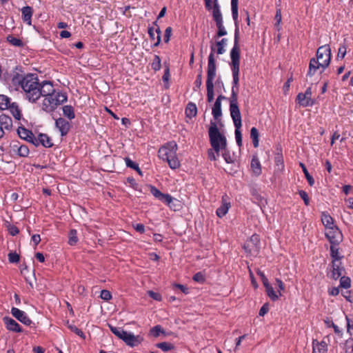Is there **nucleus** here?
I'll use <instances>...</instances> for the list:
<instances>
[{
    "label": "nucleus",
    "mask_w": 353,
    "mask_h": 353,
    "mask_svg": "<svg viewBox=\"0 0 353 353\" xmlns=\"http://www.w3.org/2000/svg\"><path fill=\"white\" fill-rule=\"evenodd\" d=\"M347 321V332L350 334H353V317L350 318L347 316H345Z\"/></svg>",
    "instance_id": "13d9d810"
},
{
    "label": "nucleus",
    "mask_w": 353,
    "mask_h": 353,
    "mask_svg": "<svg viewBox=\"0 0 353 353\" xmlns=\"http://www.w3.org/2000/svg\"><path fill=\"white\" fill-rule=\"evenodd\" d=\"M100 297L105 301H109L112 299V294L110 291L107 290H103L101 292Z\"/></svg>",
    "instance_id": "680f3d73"
},
{
    "label": "nucleus",
    "mask_w": 353,
    "mask_h": 353,
    "mask_svg": "<svg viewBox=\"0 0 353 353\" xmlns=\"http://www.w3.org/2000/svg\"><path fill=\"white\" fill-rule=\"evenodd\" d=\"M158 348L161 349L164 352L172 350L174 348V346L168 342L159 343L156 345Z\"/></svg>",
    "instance_id": "49530a36"
},
{
    "label": "nucleus",
    "mask_w": 353,
    "mask_h": 353,
    "mask_svg": "<svg viewBox=\"0 0 353 353\" xmlns=\"http://www.w3.org/2000/svg\"><path fill=\"white\" fill-rule=\"evenodd\" d=\"M235 127V138L239 147L242 145V134L240 128L242 125L241 113L230 114Z\"/></svg>",
    "instance_id": "9b49d317"
},
{
    "label": "nucleus",
    "mask_w": 353,
    "mask_h": 353,
    "mask_svg": "<svg viewBox=\"0 0 353 353\" xmlns=\"http://www.w3.org/2000/svg\"><path fill=\"white\" fill-rule=\"evenodd\" d=\"M227 39H222L219 41L216 42V46L217 47L216 49V53L218 54H222L225 52V50L224 48L225 46L226 45Z\"/></svg>",
    "instance_id": "79ce46f5"
},
{
    "label": "nucleus",
    "mask_w": 353,
    "mask_h": 353,
    "mask_svg": "<svg viewBox=\"0 0 353 353\" xmlns=\"http://www.w3.org/2000/svg\"><path fill=\"white\" fill-rule=\"evenodd\" d=\"M243 248L250 254H257L260 250V239L259 235L254 234L245 243Z\"/></svg>",
    "instance_id": "1a4fd4ad"
},
{
    "label": "nucleus",
    "mask_w": 353,
    "mask_h": 353,
    "mask_svg": "<svg viewBox=\"0 0 353 353\" xmlns=\"http://www.w3.org/2000/svg\"><path fill=\"white\" fill-rule=\"evenodd\" d=\"M11 314L18 321L25 324L26 325L30 326L32 323V320L27 316V314L23 311L17 307H12L11 309Z\"/></svg>",
    "instance_id": "2eb2a0df"
},
{
    "label": "nucleus",
    "mask_w": 353,
    "mask_h": 353,
    "mask_svg": "<svg viewBox=\"0 0 353 353\" xmlns=\"http://www.w3.org/2000/svg\"><path fill=\"white\" fill-rule=\"evenodd\" d=\"M346 54V46L345 43L343 44H341L339 48V51H338V54H337V59H343L344 58V57L345 56Z\"/></svg>",
    "instance_id": "5fc2aeb1"
},
{
    "label": "nucleus",
    "mask_w": 353,
    "mask_h": 353,
    "mask_svg": "<svg viewBox=\"0 0 353 353\" xmlns=\"http://www.w3.org/2000/svg\"><path fill=\"white\" fill-rule=\"evenodd\" d=\"M124 160L127 167L136 170L139 174H142L141 170H140L139 165L137 163L132 161L129 157H125Z\"/></svg>",
    "instance_id": "e433bc0d"
},
{
    "label": "nucleus",
    "mask_w": 353,
    "mask_h": 353,
    "mask_svg": "<svg viewBox=\"0 0 353 353\" xmlns=\"http://www.w3.org/2000/svg\"><path fill=\"white\" fill-rule=\"evenodd\" d=\"M300 165L301 166L302 169H303V172L305 174V176L309 183V185L310 186H312L314 184V179H313V177L310 174V173L308 172L306 167L305 166V165L302 163H300Z\"/></svg>",
    "instance_id": "a18cd8bd"
},
{
    "label": "nucleus",
    "mask_w": 353,
    "mask_h": 353,
    "mask_svg": "<svg viewBox=\"0 0 353 353\" xmlns=\"http://www.w3.org/2000/svg\"><path fill=\"white\" fill-rule=\"evenodd\" d=\"M10 104V98L6 95L0 94V109H8Z\"/></svg>",
    "instance_id": "a19ab883"
},
{
    "label": "nucleus",
    "mask_w": 353,
    "mask_h": 353,
    "mask_svg": "<svg viewBox=\"0 0 353 353\" xmlns=\"http://www.w3.org/2000/svg\"><path fill=\"white\" fill-rule=\"evenodd\" d=\"M201 84H202V70L200 71V72L199 73V74L196 77V81H194V90L196 91L199 89H200Z\"/></svg>",
    "instance_id": "6e6d98bb"
},
{
    "label": "nucleus",
    "mask_w": 353,
    "mask_h": 353,
    "mask_svg": "<svg viewBox=\"0 0 353 353\" xmlns=\"http://www.w3.org/2000/svg\"><path fill=\"white\" fill-rule=\"evenodd\" d=\"M233 81L231 96L228 99L230 102V114L241 113L238 105V92L239 82V65L230 64Z\"/></svg>",
    "instance_id": "423d86ee"
},
{
    "label": "nucleus",
    "mask_w": 353,
    "mask_h": 353,
    "mask_svg": "<svg viewBox=\"0 0 353 353\" xmlns=\"http://www.w3.org/2000/svg\"><path fill=\"white\" fill-rule=\"evenodd\" d=\"M325 235L326 238L332 244H340L343 241V234L337 226L325 230Z\"/></svg>",
    "instance_id": "9d476101"
},
{
    "label": "nucleus",
    "mask_w": 353,
    "mask_h": 353,
    "mask_svg": "<svg viewBox=\"0 0 353 353\" xmlns=\"http://www.w3.org/2000/svg\"><path fill=\"white\" fill-rule=\"evenodd\" d=\"M150 193L159 201L166 203L171 208V203L174 199L168 194H163L153 185L150 186Z\"/></svg>",
    "instance_id": "4468645a"
},
{
    "label": "nucleus",
    "mask_w": 353,
    "mask_h": 353,
    "mask_svg": "<svg viewBox=\"0 0 353 353\" xmlns=\"http://www.w3.org/2000/svg\"><path fill=\"white\" fill-rule=\"evenodd\" d=\"M216 26L218 28V31L216 32L217 37H221L227 34V31L225 30L223 23H216Z\"/></svg>",
    "instance_id": "864d4df0"
},
{
    "label": "nucleus",
    "mask_w": 353,
    "mask_h": 353,
    "mask_svg": "<svg viewBox=\"0 0 353 353\" xmlns=\"http://www.w3.org/2000/svg\"><path fill=\"white\" fill-rule=\"evenodd\" d=\"M339 244L330 245L331 262H341V260L343 259V255H342L339 252Z\"/></svg>",
    "instance_id": "6ab92c4d"
},
{
    "label": "nucleus",
    "mask_w": 353,
    "mask_h": 353,
    "mask_svg": "<svg viewBox=\"0 0 353 353\" xmlns=\"http://www.w3.org/2000/svg\"><path fill=\"white\" fill-rule=\"evenodd\" d=\"M7 41L14 46L22 47L23 46V42L20 39L16 38L12 35H8L7 37Z\"/></svg>",
    "instance_id": "58836bf2"
},
{
    "label": "nucleus",
    "mask_w": 353,
    "mask_h": 353,
    "mask_svg": "<svg viewBox=\"0 0 353 353\" xmlns=\"http://www.w3.org/2000/svg\"><path fill=\"white\" fill-rule=\"evenodd\" d=\"M149 296L156 301H161V295L159 293L153 291H148Z\"/></svg>",
    "instance_id": "69168bd1"
},
{
    "label": "nucleus",
    "mask_w": 353,
    "mask_h": 353,
    "mask_svg": "<svg viewBox=\"0 0 353 353\" xmlns=\"http://www.w3.org/2000/svg\"><path fill=\"white\" fill-rule=\"evenodd\" d=\"M351 285V281L349 277L347 276H341L340 279V286L341 288L347 289Z\"/></svg>",
    "instance_id": "603ef678"
},
{
    "label": "nucleus",
    "mask_w": 353,
    "mask_h": 353,
    "mask_svg": "<svg viewBox=\"0 0 353 353\" xmlns=\"http://www.w3.org/2000/svg\"><path fill=\"white\" fill-rule=\"evenodd\" d=\"M230 207V203L225 202L224 200V197H223V204L219 208H217L216 212V215L220 218L223 217L227 214Z\"/></svg>",
    "instance_id": "c85d7f7f"
},
{
    "label": "nucleus",
    "mask_w": 353,
    "mask_h": 353,
    "mask_svg": "<svg viewBox=\"0 0 353 353\" xmlns=\"http://www.w3.org/2000/svg\"><path fill=\"white\" fill-rule=\"evenodd\" d=\"M110 328L114 334H115L118 338L122 339L123 341L127 335L128 332L121 327H116L110 325Z\"/></svg>",
    "instance_id": "72a5a7b5"
},
{
    "label": "nucleus",
    "mask_w": 353,
    "mask_h": 353,
    "mask_svg": "<svg viewBox=\"0 0 353 353\" xmlns=\"http://www.w3.org/2000/svg\"><path fill=\"white\" fill-rule=\"evenodd\" d=\"M17 133L21 139L27 141L29 140V139H31L33 137V133L32 131L25 128L24 127H19L17 129Z\"/></svg>",
    "instance_id": "bb28decb"
},
{
    "label": "nucleus",
    "mask_w": 353,
    "mask_h": 353,
    "mask_svg": "<svg viewBox=\"0 0 353 353\" xmlns=\"http://www.w3.org/2000/svg\"><path fill=\"white\" fill-rule=\"evenodd\" d=\"M10 147L11 151L19 157H26L29 154L28 147L26 145L21 144L18 141H12Z\"/></svg>",
    "instance_id": "ddd939ff"
},
{
    "label": "nucleus",
    "mask_w": 353,
    "mask_h": 353,
    "mask_svg": "<svg viewBox=\"0 0 353 353\" xmlns=\"http://www.w3.org/2000/svg\"><path fill=\"white\" fill-rule=\"evenodd\" d=\"M331 278L334 280H337L340 276H341L343 272L345 271L343 266L342 265V262H331Z\"/></svg>",
    "instance_id": "a211bd4d"
},
{
    "label": "nucleus",
    "mask_w": 353,
    "mask_h": 353,
    "mask_svg": "<svg viewBox=\"0 0 353 353\" xmlns=\"http://www.w3.org/2000/svg\"><path fill=\"white\" fill-rule=\"evenodd\" d=\"M55 125L59 129L62 137L65 136L70 128V123L63 118H59L55 121Z\"/></svg>",
    "instance_id": "f3484780"
},
{
    "label": "nucleus",
    "mask_w": 353,
    "mask_h": 353,
    "mask_svg": "<svg viewBox=\"0 0 353 353\" xmlns=\"http://www.w3.org/2000/svg\"><path fill=\"white\" fill-rule=\"evenodd\" d=\"M123 341L129 346L134 347L139 343H141V340H139V336H134L132 333H127L125 339H123Z\"/></svg>",
    "instance_id": "b1692460"
},
{
    "label": "nucleus",
    "mask_w": 353,
    "mask_h": 353,
    "mask_svg": "<svg viewBox=\"0 0 353 353\" xmlns=\"http://www.w3.org/2000/svg\"><path fill=\"white\" fill-rule=\"evenodd\" d=\"M170 69H169L168 67H167L165 69L164 74H163V77H162V79H163V82L168 83L169 79H170Z\"/></svg>",
    "instance_id": "774afa93"
},
{
    "label": "nucleus",
    "mask_w": 353,
    "mask_h": 353,
    "mask_svg": "<svg viewBox=\"0 0 353 353\" xmlns=\"http://www.w3.org/2000/svg\"><path fill=\"white\" fill-rule=\"evenodd\" d=\"M212 114L215 120L219 121L222 116L221 103L215 101L212 109Z\"/></svg>",
    "instance_id": "cd10ccee"
},
{
    "label": "nucleus",
    "mask_w": 353,
    "mask_h": 353,
    "mask_svg": "<svg viewBox=\"0 0 353 353\" xmlns=\"http://www.w3.org/2000/svg\"><path fill=\"white\" fill-rule=\"evenodd\" d=\"M12 113V116L17 119L20 120L21 117V110L17 103H10L8 108Z\"/></svg>",
    "instance_id": "7c9ffc66"
},
{
    "label": "nucleus",
    "mask_w": 353,
    "mask_h": 353,
    "mask_svg": "<svg viewBox=\"0 0 353 353\" xmlns=\"http://www.w3.org/2000/svg\"><path fill=\"white\" fill-rule=\"evenodd\" d=\"M172 29L170 26L165 29V34H164V39H163L165 43L169 42V41L170 39L171 34H172Z\"/></svg>",
    "instance_id": "0e129e2a"
},
{
    "label": "nucleus",
    "mask_w": 353,
    "mask_h": 353,
    "mask_svg": "<svg viewBox=\"0 0 353 353\" xmlns=\"http://www.w3.org/2000/svg\"><path fill=\"white\" fill-rule=\"evenodd\" d=\"M216 62L211 54L209 63L208 64L206 80L207 100L209 103H211L214 100V80L216 77Z\"/></svg>",
    "instance_id": "0eeeda50"
},
{
    "label": "nucleus",
    "mask_w": 353,
    "mask_h": 353,
    "mask_svg": "<svg viewBox=\"0 0 353 353\" xmlns=\"http://www.w3.org/2000/svg\"><path fill=\"white\" fill-rule=\"evenodd\" d=\"M321 221L325 230L336 226L334 224V219L327 212H323L321 213Z\"/></svg>",
    "instance_id": "412c9836"
},
{
    "label": "nucleus",
    "mask_w": 353,
    "mask_h": 353,
    "mask_svg": "<svg viewBox=\"0 0 353 353\" xmlns=\"http://www.w3.org/2000/svg\"><path fill=\"white\" fill-rule=\"evenodd\" d=\"M331 56V49L329 45L319 47L316 51V59H310L307 77L313 76L316 70L320 68L324 70L330 65Z\"/></svg>",
    "instance_id": "20e7f679"
},
{
    "label": "nucleus",
    "mask_w": 353,
    "mask_h": 353,
    "mask_svg": "<svg viewBox=\"0 0 353 353\" xmlns=\"http://www.w3.org/2000/svg\"><path fill=\"white\" fill-rule=\"evenodd\" d=\"M312 88L309 87L305 93H299L296 97V101L303 107H308L314 105V101L311 98Z\"/></svg>",
    "instance_id": "f8f14e48"
},
{
    "label": "nucleus",
    "mask_w": 353,
    "mask_h": 353,
    "mask_svg": "<svg viewBox=\"0 0 353 353\" xmlns=\"http://www.w3.org/2000/svg\"><path fill=\"white\" fill-rule=\"evenodd\" d=\"M78 242L77 232L76 230L72 229L70 231L68 235V243L70 245H74Z\"/></svg>",
    "instance_id": "ea45409f"
},
{
    "label": "nucleus",
    "mask_w": 353,
    "mask_h": 353,
    "mask_svg": "<svg viewBox=\"0 0 353 353\" xmlns=\"http://www.w3.org/2000/svg\"><path fill=\"white\" fill-rule=\"evenodd\" d=\"M12 83L20 87L24 97L31 103H36L41 97L45 81L39 82L37 74H28L22 77L19 74L12 78Z\"/></svg>",
    "instance_id": "f257e3e1"
},
{
    "label": "nucleus",
    "mask_w": 353,
    "mask_h": 353,
    "mask_svg": "<svg viewBox=\"0 0 353 353\" xmlns=\"http://www.w3.org/2000/svg\"><path fill=\"white\" fill-rule=\"evenodd\" d=\"M259 133L258 130L255 127L252 128L250 130V138L252 140L253 145L254 148H257L259 146Z\"/></svg>",
    "instance_id": "c9c22d12"
},
{
    "label": "nucleus",
    "mask_w": 353,
    "mask_h": 353,
    "mask_svg": "<svg viewBox=\"0 0 353 353\" xmlns=\"http://www.w3.org/2000/svg\"><path fill=\"white\" fill-rule=\"evenodd\" d=\"M193 280L196 282L203 283L205 281V276L199 272L194 275Z\"/></svg>",
    "instance_id": "052dcab7"
},
{
    "label": "nucleus",
    "mask_w": 353,
    "mask_h": 353,
    "mask_svg": "<svg viewBox=\"0 0 353 353\" xmlns=\"http://www.w3.org/2000/svg\"><path fill=\"white\" fill-rule=\"evenodd\" d=\"M22 19L28 25H31V19L33 14V9L30 6H25L21 9Z\"/></svg>",
    "instance_id": "5701e85b"
},
{
    "label": "nucleus",
    "mask_w": 353,
    "mask_h": 353,
    "mask_svg": "<svg viewBox=\"0 0 353 353\" xmlns=\"http://www.w3.org/2000/svg\"><path fill=\"white\" fill-rule=\"evenodd\" d=\"M40 144L46 148H51L53 145L51 139L46 134L40 133L39 134Z\"/></svg>",
    "instance_id": "2f4dec72"
},
{
    "label": "nucleus",
    "mask_w": 353,
    "mask_h": 353,
    "mask_svg": "<svg viewBox=\"0 0 353 353\" xmlns=\"http://www.w3.org/2000/svg\"><path fill=\"white\" fill-rule=\"evenodd\" d=\"M0 125L2 126L3 130H10L12 126V119L9 116L1 114L0 116Z\"/></svg>",
    "instance_id": "393cba45"
},
{
    "label": "nucleus",
    "mask_w": 353,
    "mask_h": 353,
    "mask_svg": "<svg viewBox=\"0 0 353 353\" xmlns=\"http://www.w3.org/2000/svg\"><path fill=\"white\" fill-rule=\"evenodd\" d=\"M265 290L268 296L272 300V301H276L279 299V296L276 294L274 292L273 288L269 284L268 285L265 286Z\"/></svg>",
    "instance_id": "c03bdc74"
},
{
    "label": "nucleus",
    "mask_w": 353,
    "mask_h": 353,
    "mask_svg": "<svg viewBox=\"0 0 353 353\" xmlns=\"http://www.w3.org/2000/svg\"><path fill=\"white\" fill-rule=\"evenodd\" d=\"M327 343L325 341L319 342L317 340H313L312 353H327Z\"/></svg>",
    "instance_id": "4be33fe9"
},
{
    "label": "nucleus",
    "mask_w": 353,
    "mask_h": 353,
    "mask_svg": "<svg viewBox=\"0 0 353 353\" xmlns=\"http://www.w3.org/2000/svg\"><path fill=\"white\" fill-rule=\"evenodd\" d=\"M251 168L255 175L259 176L261 173V165L256 155H254L251 161Z\"/></svg>",
    "instance_id": "a878e982"
},
{
    "label": "nucleus",
    "mask_w": 353,
    "mask_h": 353,
    "mask_svg": "<svg viewBox=\"0 0 353 353\" xmlns=\"http://www.w3.org/2000/svg\"><path fill=\"white\" fill-rule=\"evenodd\" d=\"M212 17L216 23H223L222 14L220 10L218 0H214L213 8H212Z\"/></svg>",
    "instance_id": "aec40b11"
},
{
    "label": "nucleus",
    "mask_w": 353,
    "mask_h": 353,
    "mask_svg": "<svg viewBox=\"0 0 353 353\" xmlns=\"http://www.w3.org/2000/svg\"><path fill=\"white\" fill-rule=\"evenodd\" d=\"M239 41V26L236 25L234 31V46L230 51L231 63L235 65H240V46Z\"/></svg>",
    "instance_id": "6e6552de"
},
{
    "label": "nucleus",
    "mask_w": 353,
    "mask_h": 353,
    "mask_svg": "<svg viewBox=\"0 0 353 353\" xmlns=\"http://www.w3.org/2000/svg\"><path fill=\"white\" fill-rule=\"evenodd\" d=\"M20 256L16 252H11L8 254V261L11 263H17L19 262Z\"/></svg>",
    "instance_id": "3c124183"
},
{
    "label": "nucleus",
    "mask_w": 353,
    "mask_h": 353,
    "mask_svg": "<svg viewBox=\"0 0 353 353\" xmlns=\"http://www.w3.org/2000/svg\"><path fill=\"white\" fill-rule=\"evenodd\" d=\"M345 353H353V339H350L346 341L345 343Z\"/></svg>",
    "instance_id": "4d7b16f0"
},
{
    "label": "nucleus",
    "mask_w": 353,
    "mask_h": 353,
    "mask_svg": "<svg viewBox=\"0 0 353 353\" xmlns=\"http://www.w3.org/2000/svg\"><path fill=\"white\" fill-rule=\"evenodd\" d=\"M161 58L159 55H154V59L151 64L152 69L154 71H158L161 69Z\"/></svg>",
    "instance_id": "de8ad7c7"
},
{
    "label": "nucleus",
    "mask_w": 353,
    "mask_h": 353,
    "mask_svg": "<svg viewBox=\"0 0 353 353\" xmlns=\"http://www.w3.org/2000/svg\"><path fill=\"white\" fill-rule=\"evenodd\" d=\"M238 3L239 0H231L232 15L234 21L235 27H236V25H238Z\"/></svg>",
    "instance_id": "473e14b6"
},
{
    "label": "nucleus",
    "mask_w": 353,
    "mask_h": 353,
    "mask_svg": "<svg viewBox=\"0 0 353 353\" xmlns=\"http://www.w3.org/2000/svg\"><path fill=\"white\" fill-rule=\"evenodd\" d=\"M221 153V155H222L223 158L224 159V160L225 161L226 163H234V160L231 157V155L230 154V152H229V150L228 149V145L225 148V149H222L221 150L220 154Z\"/></svg>",
    "instance_id": "4c0bfd02"
},
{
    "label": "nucleus",
    "mask_w": 353,
    "mask_h": 353,
    "mask_svg": "<svg viewBox=\"0 0 353 353\" xmlns=\"http://www.w3.org/2000/svg\"><path fill=\"white\" fill-rule=\"evenodd\" d=\"M153 25L157 27L156 29L154 30V31L157 34V38H156L157 41L154 43V46L157 47V46H159V44L161 43V29H160L159 26L157 24V21L153 23Z\"/></svg>",
    "instance_id": "8fccbe9b"
},
{
    "label": "nucleus",
    "mask_w": 353,
    "mask_h": 353,
    "mask_svg": "<svg viewBox=\"0 0 353 353\" xmlns=\"http://www.w3.org/2000/svg\"><path fill=\"white\" fill-rule=\"evenodd\" d=\"M164 330L162 329L161 326L159 325H155L152 327L150 330V333L154 337H158L160 334H164Z\"/></svg>",
    "instance_id": "09e8293b"
},
{
    "label": "nucleus",
    "mask_w": 353,
    "mask_h": 353,
    "mask_svg": "<svg viewBox=\"0 0 353 353\" xmlns=\"http://www.w3.org/2000/svg\"><path fill=\"white\" fill-rule=\"evenodd\" d=\"M41 97H43L41 110L47 113L53 112L57 108L67 101L65 92L57 90L52 82L45 80Z\"/></svg>",
    "instance_id": "f03ea898"
},
{
    "label": "nucleus",
    "mask_w": 353,
    "mask_h": 353,
    "mask_svg": "<svg viewBox=\"0 0 353 353\" xmlns=\"http://www.w3.org/2000/svg\"><path fill=\"white\" fill-rule=\"evenodd\" d=\"M208 135L212 148L208 150V156L210 161H214L220 156L221 150L228 145L227 139L224 134L220 132L216 123L212 121Z\"/></svg>",
    "instance_id": "7ed1b4c3"
},
{
    "label": "nucleus",
    "mask_w": 353,
    "mask_h": 353,
    "mask_svg": "<svg viewBox=\"0 0 353 353\" xmlns=\"http://www.w3.org/2000/svg\"><path fill=\"white\" fill-rule=\"evenodd\" d=\"M178 150L175 141H170L161 146L158 151V156L163 161H166L171 169H176L180 166V162L176 157Z\"/></svg>",
    "instance_id": "39448f33"
},
{
    "label": "nucleus",
    "mask_w": 353,
    "mask_h": 353,
    "mask_svg": "<svg viewBox=\"0 0 353 353\" xmlns=\"http://www.w3.org/2000/svg\"><path fill=\"white\" fill-rule=\"evenodd\" d=\"M299 194L300 197L303 200L305 205H310V198L307 194V192L304 190H299Z\"/></svg>",
    "instance_id": "bf43d9fd"
},
{
    "label": "nucleus",
    "mask_w": 353,
    "mask_h": 353,
    "mask_svg": "<svg viewBox=\"0 0 353 353\" xmlns=\"http://www.w3.org/2000/svg\"><path fill=\"white\" fill-rule=\"evenodd\" d=\"M268 310H269L268 304V303L264 304L261 307V309L259 310V316H263L265 314L268 313Z\"/></svg>",
    "instance_id": "338daca9"
},
{
    "label": "nucleus",
    "mask_w": 353,
    "mask_h": 353,
    "mask_svg": "<svg viewBox=\"0 0 353 353\" xmlns=\"http://www.w3.org/2000/svg\"><path fill=\"white\" fill-rule=\"evenodd\" d=\"M3 321L8 330L15 332H22V329L21 328L19 324L12 318L9 316H5L3 318Z\"/></svg>",
    "instance_id": "dca6fc26"
},
{
    "label": "nucleus",
    "mask_w": 353,
    "mask_h": 353,
    "mask_svg": "<svg viewBox=\"0 0 353 353\" xmlns=\"http://www.w3.org/2000/svg\"><path fill=\"white\" fill-rule=\"evenodd\" d=\"M7 228H8V230L9 233L12 236H15L17 234H19V230L15 225H11V224H8L7 225Z\"/></svg>",
    "instance_id": "e2e57ef3"
},
{
    "label": "nucleus",
    "mask_w": 353,
    "mask_h": 353,
    "mask_svg": "<svg viewBox=\"0 0 353 353\" xmlns=\"http://www.w3.org/2000/svg\"><path fill=\"white\" fill-rule=\"evenodd\" d=\"M68 327L73 332H74L76 334L79 336L83 339H85V334L78 327H77L74 325L69 323V321H68L67 323Z\"/></svg>",
    "instance_id": "37998d69"
},
{
    "label": "nucleus",
    "mask_w": 353,
    "mask_h": 353,
    "mask_svg": "<svg viewBox=\"0 0 353 353\" xmlns=\"http://www.w3.org/2000/svg\"><path fill=\"white\" fill-rule=\"evenodd\" d=\"M63 114L70 120H72L75 117L74 108L72 105H64L63 107Z\"/></svg>",
    "instance_id": "f704fd0d"
},
{
    "label": "nucleus",
    "mask_w": 353,
    "mask_h": 353,
    "mask_svg": "<svg viewBox=\"0 0 353 353\" xmlns=\"http://www.w3.org/2000/svg\"><path fill=\"white\" fill-rule=\"evenodd\" d=\"M197 114V108L195 103L190 102L185 108V114L187 117H194Z\"/></svg>",
    "instance_id": "c756f323"
}]
</instances>
